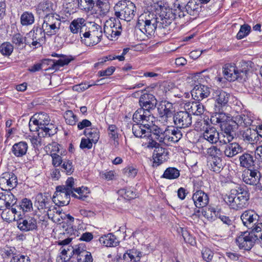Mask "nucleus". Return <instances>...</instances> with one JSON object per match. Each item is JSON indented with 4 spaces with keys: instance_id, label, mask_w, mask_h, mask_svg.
Masks as SVG:
<instances>
[{
    "instance_id": "c85d7f7f",
    "label": "nucleus",
    "mask_w": 262,
    "mask_h": 262,
    "mask_svg": "<svg viewBox=\"0 0 262 262\" xmlns=\"http://www.w3.org/2000/svg\"><path fill=\"white\" fill-rule=\"evenodd\" d=\"M165 144H168L169 142L176 143L179 141L182 137V134L179 128H173V129L165 130Z\"/></svg>"
},
{
    "instance_id": "338daca9",
    "label": "nucleus",
    "mask_w": 262,
    "mask_h": 262,
    "mask_svg": "<svg viewBox=\"0 0 262 262\" xmlns=\"http://www.w3.org/2000/svg\"><path fill=\"white\" fill-rule=\"evenodd\" d=\"M1 216L4 221L9 223L15 221L14 215L9 208L3 210Z\"/></svg>"
},
{
    "instance_id": "f8f14e48",
    "label": "nucleus",
    "mask_w": 262,
    "mask_h": 262,
    "mask_svg": "<svg viewBox=\"0 0 262 262\" xmlns=\"http://www.w3.org/2000/svg\"><path fill=\"white\" fill-rule=\"evenodd\" d=\"M160 121L163 125L170 126L173 124V113L174 109L172 103L165 101L162 103L158 108Z\"/></svg>"
},
{
    "instance_id": "58836bf2",
    "label": "nucleus",
    "mask_w": 262,
    "mask_h": 262,
    "mask_svg": "<svg viewBox=\"0 0 262 262\" xmlns=\"http://www.w3.org/2000/svg\"><path fill=\"white\" fill-rule=\"evenodd\" d=\"M87 31L90 33V35L94 37L98 43L100 41L102 37V30L100 26L94 24L92 25L91 27L87 28Z\"/></svg>"
},
{
    "instance_id": "bb28decb",
    "label": "nucleus",
    "mask_w": 262,
    "mask_h": 262,
    "mask_svg": "<svg viewBox=\"0 0 262 262\" xmlns=\"http://www.w3.org/2000/svg\"><path fill=\"white\" fill-rule=\"evenodd\" d=\"M86 21L83 18L74 19L69 26V29L72 33L76 34L79 32L80 36L84 31H86Z\"/></svg>"
},
{
    "instance_id": "de8ad7c7",
    "label": "nucleus",
    "mask_w": 262,
    "mask_h": 262,
    "mask_svg": "<svg viewBox=\"0 0 262 262\" xmlns=\"http://www.w3.org/2000/svg\"><path fill=\"white\" fill-rule=\"evenodd\" d=\"M33 14L28 11L24 12L20 16V23L23 26H29L34 23Z\"/></svg>"
},
{
    "instance_id": "680f3d73",
    "label": "nucleus",
    "mask_w": 262,
    "mask_h": 262,
    "mask_svg": "<svg viewBox=\"0 0 262 262\" xmlns=\"http://www.w3.org/2000/svg\"><path fill=\"white\" fill-rule=\"evenodd\" d=\"M13 51V46L9 42H4L0 46V52L5 56H9Z\"/></svg>"
},
{
    "instance_id": "2f4dec72",
    "label": "nucleus",
    "mask_w": 262,
    "mask_h": 262,
    "mask_svg": "<svg viewBox=\"0 0 262 262\" xmlns=\"http://www.w3.org/2000/svg\"><path fill=\"white\" fill-rule=\"evenodd\" d=\"M30 35L34 38V41L37 42V48L41 46V42L45 40L46 34L41 27L34 26L33 29L30 31Z\"/></svg>"
},
{
    "instance_id": "774afa93",
    "label": "nucleus",
    "mask_w": 262,
    "mask_h": 262,
    "mask_svg": "<svg viewBox=\"0 0 262 262\" xmlns=\"http://www.w3.org/2000/svg\"><path fill=\"white\" fill-rule=\"evenodd\" d=\"M87 191L88 188L86 187H77L74 193L76 192L77 194H76V196H73L80 200H84L87 197Z\"/></svg>"
},
{
    "instance_id": "6e6552de",
    "label": "nucleus",
    "mask_w": 262,
    "mask_h": 262,
    "mask_svg": "<svg viewBox=\"0 0 262 262\" xmlns=\"http://www.w3.org/2000/svg\"><path fill=\"white\" fill-rule=\"evenodd\" d=\"M61 25V20L59 15L43 17L41 25L42 29L48 36H52L58 34Z\"/></svg>"
},
{
    "instance_id": "5fc2aeb1",
    "label": "nucleus",
    "mask_w": 262,
    "mask_h": 262,
    "mask_svg": "<svg viewBox=\"0 0 262 262\" xmlns=\"http://www.w3.org/2000/svg\"><path fill=\"white\" fill-rule=\"evenodd\" d=\"M49 137L48 135H45L43 131H40L38 133V136H33L30 138V141L34 147H38L41 145L42 137Z\"/></svg>"
},
{
    "instance_id": "7c9ffc66",
    "label": "nucleus",
    "mask_w": 262,
    "mask_h": 262,
    "mask_svg": "<svg viewBox=\"0 0 262 262\" xmlns=\"http://www.w3.org/2000/svg\"><path fill=\"white\" fill-rule=\"evenodd\" d=\"M240 165L247 169L254 168L255 160L253 156L249 153H244L239 157Z\"/></svg>"
},
{
    "instance_id": "ddd939ff",
    "label": "nucleus",
    "mask_w": 262,
    "mask_h": 262,
    "mask_svg": "<svg viewBox=\"0 0 262 262\" xmlns=\"http://www.w3.org/2000/svg\"><path fill=\"white\" fill-rule=\"evenodd\" d=\"M230 94L225 91L217 89L213 90L212 93V99L215 102L212 106L213 111H222L223 107L228 102Z\"/></svg>"
},
{
    "instance_id": "5701e85b",
    "label": "nucleus",
    "mask_w": 262,
    "mask_h": 262,
    "mask_svg": "<svg viewBox=\"0 0 262 262\" xmlns=\"http://www.w3.org/2000/svg\"><path fill=\"white\" fill-rule=\"evenodd\" d=\"M16 199L11 191L0 192V210H4L16 203Z\"/></svg>"
},
{
    "instance_id": "c9c22d12",
    "label": "nucleus",
    "mask_w": 262,
    "mask_h": 262,
    "mask_svg": "<svg viewBox=\"0 0 262 262\" xmlns=\"http://www.w3.org/2000/svg\"><path fill=\"white\" fill-rule=\"evenodd\" d=\"M233 121L239 126H248L253 122V118L248 114L237 115L233 118Z\"/></svg>"
},
{
    "instance_id": "2eb2a0df",
    "label": "nucleus",
    "mask_w": 262,
    "mask_h": 262,
    "mask_svg": "<svg viewBox=\"0 0 262 262\" xmlns=\"http://www.w3.org/2000/svg\"><path fill=\"white\" fill-rule=\"evenodd\" d=\"M199 182L194 183L192 199L195 207L200 208L208 204L209 199L207 193L199 189Z\"/></svg>"
},
{
    "instance_id": "3c124183",
    "label": "nucleus",
    "mask_w": 262,
    "mask_h": 262,
    "mask_svg": "<svg viewBox=\"0 0 262 262\" xmlns=\"http://www.w3.org/2000/svg\"><path fill=\"white\" fill-rule=\"evenodd\" d=\"M219 141L222 143L227 144L233 139V135L226 129L224 132L219 133Z\"/></svg>"
},
{
    "instance_id": "b1692460",
    "label": "nucleus",
    "mask_w": 262,
    "mask_h": 262,
    "mask_svg": "<svg viewBox=\"0 0 262 262\" xmlns=\"http://www.w3.org/2000/svg\"><path fill=\"white\" fill-rule=\"evenodd\" d=\"M74 255H76L77 262H93L91 253L86 251L81 244L76 245L74 247Z\"/></svg>"
},
{
    "instance_id": "09e8293b",
    "label": "nucleus",
    "mask_w": 262,
    "mask_h": 262,
    "mask_svg": "<svg viewBox=\"0 0 262 262\" xmlns=\"http://www.w3.org/2000/svg\"><path fill=\"white\" fill-rule=\"evenodd\" d=\"M84 134L94 143H96L99 139V132L96 128H85Z\"/></svg>"
},
{
    "instance_id": "1a4fd4ad",
    "label": "nucleus",
    "mask_w": 262,
    "mask_h": 262,
    "mask_svg": "<svg viewBox=\"0 0 262 262\" xmlns=\"http://www.w3.org/2000/svg\"><path fill=\"white\" fill-rule=\"evenodd\" d=\"M133 119L137 123L132 126L133 133L134 135V126L138 125L140 128L145 129L147 124H151L155 120L154 117L150 112L145 109L140 108L138 109L133 115Z\"/></svg>"
},
{
    "instance_id": "72a5a7b5",
    "label": "nucleus",
    "mask_w": 262,
    "mask_h": 262,
    "mask_svg": "<svg viewBox=\"0 0 262 262\" xmlns=\"http://www.w3.org/2000/svg\"><path fill=\"white\" fill-rule=\"evenodd\" d=\"M204 139L211 143H215L219 141V132L214 127L207 128L204 132Z\"/></svg>"
},
{
    "instance_id": "ea45409f",
    "label": "nucleus",
    "mask_w": 262,
    "mask_h": 262,
    "mask_svg": "<svg viewBox=\"0 0 262 262\" xmlns=\"http://www.w3.org/2000/svg\"><path fill=\"white\" fill-rule=\"evenodd\" d=\"M141 257V252L135 249L127 250L123 256L124 260L129 258L130 260L133 262L139 261Z\"/></svg>"
},
{
    "instance_id": "79ce46f5",
    "label": "nucleus",
    "mask_w": 262,
    "mask_h": 262,
    "mask_svg": "<svg viewBox=\"0 0 262 262\" xmlns=\"http://www.w3.org/2000/svg\"><path fill=\"white\" fill-rule=\"evenodd\" d=\"M222 111H213V114L211 116L210 121L212 124L217 125L225 122L227 120V117L225 114Z\"/></svg>"
},
{
    "instance_id": "39448f33",
    "label": "nucleus",
    "mask_w": 262,
    "mask_h": 262,
    "mask_svg": "<svg viewBox=\"0 0 262 262\" xmlns=\"http://www.w3.org/2000/svg\"><path fill=\"white\" fill-rule=\"evenodd\" d=\"M157 17L153 13L142 14L138 18L137 27L142 32L151 35L157 27Z\"/></svg>"
},
{
    "instance_id": "cd10ccee",
    "label": "nucleus",
    "mask_w": 262,
    "mask_h": 262,
    "mask_svg": "<svg viewBox=\"0 0 262 262\" xmlns=\"http://www.w3.org/2000/svg\"><path fill=\"white\" fill-rule=\"evenodd\" d=\"M53 7V4L52 2L49 1H44L38 5L37 11L39 14L42 13L44 15L43 17L58 15L54 12Z\"/></svg>"
},
{
    "instance_id": "4c0bfd02",
    "label": "nucleus",
    "mask_w": 262,
    "mask_h": 262,
    "mask_svg": "<svg viewBox=\"0 0 262 262\" xmlns=\"http://www.w3.org/2000/svg\"><path fill=\"white\" fill-rule=\"evenodd\" d=\"M50 200L47 196L41 193H38L35 196V205L37 208L43 209L48 208V204Z\"/></svg>"
},
{
    "instance_id": "0e129e2a",
    "label": "nucleus",
    "mask_w": 262,
    "mask_h": 262,
    "mask_svg": "<svg viewBox=\"0 0 262 262\" xmlns=\"http://www.w3.org/2000/svg\"><path fill=\"white\" fill-rule=\"evenodd\" d=\"M251 27L248 25H244L241 27L240 30L237 34L236 37L238 39H241L247 36L250 33Z\"/></svg>"
},
{
    "instance_id": "f704fd0d",
    "label": "nucleus",
    "mask_w": 262,
    "mask_h": 262,
    "mask_svg": "<svg viewBox=\"0 0 262 262\" xmlns=\"http://www.w3.org/2000/svg\"><path fill=\"white\" fill-rule=\"evenodd\" d=\"M202 4L198 0H189L185 6V9L187 13L191 15H196L200 11Z\"/></svg>"
},
{
    "instance_id": "473e14b6",
    "label": "nucleus",
    "mask_w": 262,
    "mask_h": 262,
    "mask_svg": "<svg viewBox=\"0 0 262 262\" xmlns=\"http://www.w3.org/2000/svg\"><path fill=\"white\" fill-rule=\"evenodd\" d=\"M28 149L27 143L25 141H20L13 145L12 152L16 157H21L26 154Z\"/></svg>"
},
{
    "instance_id": "f3484780",
    "label": "nucleus",
    "mask_w": 262,
    "mask_h": 262,
    "mask_svg": "<svg viewBox=\"0 0 262 262\" xmlns=\"http://www.w3.org/2000/svg\"><path fill=\"white\" fill-rule=\"evenodd\" d=\"M17 183V177L12 172H4L0 176V188L4 191H10Z\"/></svg>"
},
{
    "instance_id": "9d476101",
    "label": "nucleus",
    "mask_w": 262,
    "mask_h": 262,
    "mask_svg": "<svg viewBox=\"0 0 262 262\" xmlns=\"http://www.w3.org/2000/svg\"><path fill=\"white\" fill-rule=\"evenodd\" d=\"M103 30L108 39L113 40L117 38L122 30L120 20L118 18H110L105 21Z\"/></svg>"
},
{
    "instance_id": "f257e3e1",
    "label": "nucleus",
    "mask_w": 262,
    "mask_h": 262,
    "mask_svg": "<svg viewBox=\"0 0 262 262\" xmlns=\"http://www.w3.org/2000/svg\"><path fill=\"white\" fill-rule=\"evenodd\" d=\"M146 125L145 126L146 128L145 129L140 128L138 125L134 126V136L142 139V146L146 148H152L159 145L157 141L165 144V130L163 131L153 123Z\"/></svg>"
},
{
    "instance_id": "aec40b11",
    "label": "nucleus",
    "mask_w": 262,
    "mask_h": 262,
    "mask_svg": "<svg viewBox=\"0 0 262 262\" xmlns=\"http://www.w3.org/2000/svg\"><path fill=\"white\" fill-rule=\"evenodd\" d=\"M241 219L244 225L252 229L258 223V215L252 210L245 211L241 215Z\"/></svg>"
},
{
    "instance_id": "9b49d317",
    "label": "nucleus",
    "mask_w": 262,
    "mask_h": 262,
    "mask_svg": "<svg viewBox=\"0 0 262 262\" xmlns=\"http://www.w3.org/2000/svg\"><path fill=\"white\" fill-rule=\"evenodd\" d=\"M153 3L157 5V9L160 11V16L163 21V24L166 25H170L173 19L176 17L174 13L172 11V9L170 8L168 3L166 0H152Z\"/></svg>"
},
{
    "instance_id": "864d4df0",
    "label": "nucleus",
    "mask_w": 262,
    "mask_h": 262,
    "mask_svg": "<svg viewBox=\"0 0 262 262\" xmlns=\"http://www.w3.org/2000/svg\"><path fill=\"white\" fill-rule=\"evenodd\" d=\"M95 5L94 1L91 0H79V8L86 12H89L93 8Z\"/></svg>"
},
{
    "instance_id": "4be33fe9",
    "label": "nucleus",
    "mask_w": 262,
    "mask_h": 262,
    "mask_svg": "<svg viewBox=\"0 0 262 262\" xmlns=\"http://www.w3.org/2000/svg\"><path fill=\"white\" fill-rule=\"evenodd\" d=\"M17 224L18 228L24 232L36 230L38 228L36 219L31 216L21 219L18 222Z\"/></svg>"
},
{
    "instance_id": "8fccbe9b",
    "label": "nucleus",
    "mask_w": 262,
    "mask_h": 262,
    "mask_svg": "<svg viewBox=\"0 0 262 262\" xmlns=\"http://www.w3.org/2000/svg\"><path fill=\"white\" fill-rule=\"evenodd\" d=\"M80 37L81 41L86 46H92L98 43L94 37L91 36L90 35V33L87 31V29H86V31H84V32L82 33Z\"/></svg>"
},
{
    "instance_id": "69168bd1",
    "label": "nucleus",
    "mask_w": 262,
    "mask_h": 262,
    "mask_svg": "<svg viewBox=\"0 0 262 262\" xmlns=\"http://www.w3.org/2000/svg\"><path fill=\"white\" fill-rule=\"evenodd\" d=\"M120 194L124 196L127 199H132L136 198L135 192L131 188H123L119 191Z\"/></svg>"
},
{
    "instance_id": "0eeeda50",
    "label": "nucleus",
    "mask_w": 262,
    "mask_h": 262,
    "mask_svg": "<svg viewBox=\"0 0 262 262\" xmlns=\"http://www.w3.org/2000/svg\"><path fill=\"white\" fill-rule=\"evenodd\" d=\"M31 118L34 123H37V125L41 127V130L45 133V135L51 137L57 133V128L53 124L49 123L50 118L47 113L44 112L36 113Z\"/></svg>"
},
{
    "instance_id": "dca6fc26",
    "label": "nucleus",
    "mask_w": 262,
    "mask_h": 262,
    "mask_svg": "<svg viewBox=\"0 0 262 262\" xmlns=\"http://www.w3.org/2000/svg\"><path fill=\"white\" fill-rule=\"evenodd\" d=\"M246 70H238L234 64L227 63L223 67L225 78L229 81H234L238 78H243L246 76Z\"/></svg>"
},
{
    "instance_id": "f03ea898",
    "label": "nucleus",
    "mask_w": 262,
    "mask_h": 262,
    "mask_svg": "<svg viewBox=\"0 0 262 262\" xmlns=\"http://www.w3.org/2000/svg\"><path fill=\"white\" fill-rule=\"evenodd\" d=\"M258 239H262V223H258L250 232H242L235 242L239 249L249 250Z\"/></svg>"
},
{
    "instance_id": "a19ab883",
    "label": "nucleus",
    "mask_w": 262,
    "mask_h": 262,
    "mask_svg": "<svg viewBox=\"0 0 262 262\" xmlns=\"http://www.w3.org/2000/svg\"><path fill=\"white\" fill-rule=\"evenodd\" d=\"M108 137L114 140V145L117 147L119 144V129L115 125H110L107 128Z\"/></svg>"
},
{
    "instance_id": "7ed1b4c3",
    "label": "nucleus",
    "mask_w": 262,
    "mask_h": 262,
    "mask_svg": "<svg viewBox=\"0 0 262 262\" xmlns=\"http://www.w3.org/2000/svg\"><path fill=\"white\" fill-rule=\"evenodd\" d=\"M249 199L248 191L238 186L232 189L230 193L225 196L224 200L230 208L237 210L247 206Z\"/></svg>"
},
{
    "instance_id": "e2e57ef3",
    "label": "nucleus",
    "mask_w": 262,
    "mask_h": 262,
    "mask_svg": "<svg viewBox=\"0 0 262 262\" xmlns=\"http://www.w3.org/2000/svg\"><path fill=\"white\" fill-rule=\"evenodd\" d=\"M219 209L214 208H210L207 210L202 212V214L208 220L214 221L217 218L215 213L219 212Z\"/></svg>"
},
{
    "instance_id": "49530a36",
    "label": "nucleus",
    "mask_w": 262,
    "mask_h": 262,
    "mask_svg": "<svg viewBox=\"0 0 262 262\" xmlns=\"http://www.w3.org/2000/svg\"><path fill=\"white\" fill-rule=\"evenodd\" d=\"M180 176L179 170L174 167H168L165 170L161 178L168 180L176 179Z\"/></svg>"
},
{
    "instance_id": "412c9836",
    "label": "nucleus",
    "mask_w": 262,
    "mask_h": 262,
    "mask_svg": "<svg viewBox=\"0 0 262 262\" xmlns=\"http://www.w3.org/2000/svg\"><path fill=\"white\" fill-rule=\"evenodd\" d=\"M141 108L150 112L156 108L157 100L155 97L151 94H144L139 99Z\"/></svg>"
},
{
    "instance_id": "a18cd8bd",
    "label": "nucleus",
    "mask_w": 262,
    "mask_h": 262,
    "mask_svg": "<svg viewBox=\"0 0 262 262\" xmlns=\"http://www.w3.org/2000/svg\"><path fill=\"white\" fill-rule=\"evenodd\" d=\"M96 6L98 8L97 11H99L100 15H105L109 12L110 9L109 2L103 0H97Z\"/></svg>"
},
{
    "instance_id": "052dcab7",
    "label": "nucleus",
    "mask_w": 262,
    "mask_h": 262,
    "mask_svg": "<svg viewBox=\"0 0 262 262\" xmlns=\"http://www.w3.org/2000/svg\"><path fill=\"white\" fill-rule=\"evenodd\" d=\"M64 118L66 123L70 125H75L78 120L76 116L71 110L65 112Z\"/></svg>"
},
{
    "instance_id": "c03bdc74",
    "label": "nucleus",
    "mask_w": 262,
    "mask_h": 262,
    "mask_svg": "<svg viewBox=\"0 0 262 262\" xmlns=\"http://www.w3.org/2000/svg\"><path fill=\"white\" fill-rule=\"evenodd\" d=\"M63 186L64 189L66 190L67 193H69L71 196H76V193H74L76 188L77 187L75 184V180L72 177L68 178L65 183L64 185H60Z\"/></svg>"
},
{
    "instance_id": "a211bd4d",
    "label": "nucleus",
    "mask_w": 262,
    "mask_h": 262,
    "mask_svg": "<svg viewBox=\"0 0 262 262\" xmlns=\"http://www.w3.org/2000/svg\"><path fill=\"white\" fill-rule=\"evenodd\" d=\"M173 123L179 128L188 127L192 124L191 114L187 111H179L174 113Z\"/></svg>"
},
{
    "instance_id": "a878e982",
    "label": "nucleus",
    "mask_w": 262,
    "mask_h": 262,
    "mask_svg": "<svg viewBox=\"0 0 262 262\" xmlns=\"http://www.w3.org/2000/svg\"><path fill=\"white\" fill-rule=\"evenodd\" d=\"M154 147L155 149L152 156L153 163L157 166L168 159V151L166 149L160 147L159 145Z\"/></svg>"
},
{
    "instance_id": "4468645a",
    "label": "nucleus",
    "mask_w": 262,
    "mask_h": 262,
    "mask_svg": "<svg viewBox=\"0 0 262 262\" xmlns=\"http://www.w3.org/2000/svg\"><path fill=\"white\" fill-rule=\"evenodd\" d=\"M72 238L68 237L64 240L59 241L58 245H62L60 254L57 257V262H67L74 255V247L70 245Z\"/></svg>"
},
{
    "instance_id": "6e6d98bb",
    "label": "nucleus",
    "mask_w": 262,
    "mask_h": 262,
    "mask_svg": "<svg viewBox=\"0 0 262 262\" xmlns=\"http://www.w3.org/2000/svg\"><path fill=\"white\" fill-rule=\"evenodd\" d=\"M207 154L212 159L221 158L222 152L217 146L213 145L207 149Z\"/></svg>"
},
{
    "instance_id": "bf43d9fd",
    "label": "nucleus",
    "mask_w": 262,
    "mask_h": 262,
    "mask_svg": "<svg viewBox=\"0 0 262 262\" xmlns=\"http://www.w3.org/2000/svg\"><path fill=\"white\" fill-rule=\"evenodd\" d=\"M18 209L21 210L24 212L30 211L33 209L31 201L26 198L24 199L18 206Z\"/></svg>"
},
{
    "instance_id": "6ab92c4d",
    "label": "nucleus",
    "mask_w": 262,
    "mask_h": 262,
    "mask_svg": "<svg viewBox=\"0 0 262 262\" xmlns=\"http://www.w3.org/2000/svg\"><path fill=\"white\" fill-rule=\"evenodd\" d=\"M71 195L67 193L63 186H58L53 196V201L58 206L67 205L70 203Z\"/></svg>"
},
{
    "instance_id": "603ef678",
    "label": "nucleus",
    "mask_w": 262,
    "mask_h": 262,
    "mask_svg": "<svg viewBox=\"0 0 262 262\" xmlns=\"http://www.w3.org/2000/svg\"><path fill=\"white\" fill-rule=\"evenodd\" d=\"M49 61L53 62L52 64V68L57 70L60 67L68 64L71 61V60L66 57L62 56L61 58L57 60L51 59L49 60Z\"/></svg>"
},
{
    "instance_id": "393cba45",
    "label": "nucleus",
    "mask_w": 262,
    "mask_h": 262,
    "mask_svg": "<svg viewBox=\"0 0 262 262\" xmlns=\"http://www.w3.org/2000/svg\"><path fill=\"white\" fill-rule=\"evenodd\" d=\"M259 172L256 169H247L242 174L243 180L249 185H256L259 180Z\"/></svg>"
},
{
    "instance_id": "37998d69",
    "label": "nucleus",
    "mask_w": 262,
    "mask_h": 262,
    "mask_svg": "<svg viewBox=\"0 0 262 262\" xmlns=\"http://www.w3.org/2000/svg\"><path fill=\"white\" fill-rule=\"evenodd\" d=\"M208 166L211 171L220 172L223 167L222 160L221 158L213 159L208 162Z\"/></svg>"
},
{
    "instance_id": "20e7f679",
    "label": "nucleus",
    "mask_w": 262,
    "mask_h": 262,
    "mask_svg": "<svg viewBox=\"0 0 262 262\" xmlns=\"http://www.w3.org/2000/svg\"><path fill=\"white\" fill-rule=\"evenodd\" d=\"M136 8L135 5L129 1H121L114 7L115 15L124 20L130 21L134 17Z\"/></svg>"
},
{
    "instance_id": "423d86ee",
    "label": "nucleus",
    "mask_w": 262,
    "mask_h": 262,
    "mask_svg": "<svg viewBox=\"0 0 262 262\" xmlns=\"http://www.w3.org/2000/svg\"><path fill=\"white\" fill-rule=\"evenodd\" d=\"M201 76V73H196L188 79V82L191 83L194 81V87L191 91L192 98L196 101H201L203 99L207 98L210 94V89L209 87L200 84L203 80Z\"/></svg>"
},
{
    "instance_id": "c756f323",
    "label": "nucleus",
    "mask_w": 262,
    "mask_h": 262,
    "mask_svg": "<svg viewBox=\"0 0 262 262\" xmlns=\"http://www.w3.org/2000/svg\"><path fill=\"white\" fill-rule=\"evenodd\" d=\"M242 151V147L236 142L227 144L224 149L225 156L232 158Z\"/></svg>"
},
{
    "instance_id": "e433bc0d",
    "label": "nucleus",
    "mask_w": 262,
    "mask_h": 262,
    "mask_svg": "<svg viewBox=\"0 0 262 262\" xmlns=\"http://www.w3.org/2000/svg\"><path fill=\"white\" fill-rule=\"evenodd\" d=\"M100 242L106 247H115L118 244V241L112 233L101 236L99 239Z\"/></svg>"
},
{
    "instance_id": "13d9d810",
    "label": "nucleus",
    "mask_w": 262,
    "mask_h": 262,
    "mask_svg": "<svg viewBox=\"0 0 262 262\" xmlns=\"http://www.w3.org/2000/svg\"><path fill=\"white\" fill-rule=\"evenodd\" d=\"M243 137L245 140L250 142H254L257 140L256 138L258 136L256 130H252L250 128H248L245 132H244L243 134Z\"/></svg>"
},
{
    "instance_id": "4d7b16f0",
    "label": "nucleus",
    "mask_w": 262,
    "mask_h": 262,
    "mask_svg": "<svg viewBox=\"0 0 262 262\" xmlns=\"http://www.w3.org/2000/svg\"><path fill=\"white\" fill-rule=\"evenodd\" d=\"M188 110L191 113L197 116L201 115L204 112V106L202 104L196 102L192 103Z\"/></svg>"
}]
</instances>
